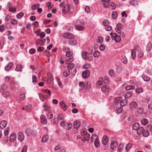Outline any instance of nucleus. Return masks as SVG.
<instances>
[{
  "mask_svg": "<svg viewBox=\"0 0 152 152\" xmlns=\"http://www.w3.org/2000/svg\"><path fill=\"white\" fill-rule=\"evenodd\" d=\"M42 80L43 81L45 82L47 84H50L52 83V82H50V81L46 77H43Z\"/></svg>",
  "mask_w": 152,
  "mask_h": 152,
  "instance_id": "3c124183",
  "label": "nucleus"
},
{
  "mask_svg": "<svg viewBox=\"0 0 152 152\" xmlns=\"http://www.w3.org/2000/svg\"><path fill=\"white\" fill-rule=\"evenodd\" d=\"M7 125V123L5 121H3L0 123V128L1 129L5 128Z\"/></svg>",
  "mask_w": 152,
  "mask_h": 152,
  "instance_id": "5701e85b",
  "label": "nucleus"
},
{
  "mask_svg": "<svg viewBox=\"0 0 152 152\" xmlns=\"http://www.w3.org/2000/svg\"><path fill=\"white\" fill-rule=\"evenodd\" d=\"M110 35L111 36V37L113 40H115V37H116L117 34L116 33H111L110 34Z\"/></svg>",
  "mask_w": 152,
  "mask_h": 152,
  "instance_id": "0e129e2a",
  "label": "nucleus"
},
{
  "mask_svg": "<svg viewBox=\"0 0 152 152\" xmlns=\"http://www.w3.org/2000/svg\"><path fill=\"white\" fill-rule=\"evenodd\" d=\"M122 98L121 97H119L116 98L114 101V105L115 107H117L120 105V103L122 100Z\"/></svg>",
  "mask_w": 152,
  "mask_h": 152,
  "instance_id": "9b49d317",
  "label": "nucleus"
},
{
  "mask_svg": "<svg viewBox=\"0 0 152 152\" xmlns=\"http://www.w3.org/2000/svg\"><path fill=\"white\" fill-rule=\"evenodd\" d=\"M122 61L124 64H126L127 62V60L126 57L123 56L122 57Z\"/></svg>",
  "mask_w": 152,
  "mask_h": 152,
  "instance_id": "bf43d9fd",
  "label": "nucleus"
},
{
  "mask_svg": "<svg viewBox=\"0 0 152 152\" xmlns=\"http://www.w3.org/2000/svg\"><path fill=\"white\" fill-rule=\"evenodd\" d=\"M109 5L108 7L112 10H114L115 8L116 5L113 2H110Z\"/></svg>",
  "mask_w": 152,
  "mask_h": 152,
  "instance_id": "7c9ffc66",
  "label": "nucleus"
},
{
  "mask_svg": "<svg viewBox=\"0 0 152 152\" xmlns=\"http://www.w3.org/2000/svg\"><path fill=\"white\" fill-rule=\"evenodd\" d=\"M26 135L28 136L31 135H35L37 134V132L35 130H33L28 128L26 130Z\"/></svg>",
  "mask_w": 152,
  "mask_h": 152,
  "instance_id": "423d86ee",
  "label": "nucleus"
},
{
  "mask_svg": "<svg viewBox=\"0 0 152 152\" xmlns=\"http://www.w3.org/2000/svg\"><path fill=\"white\" fill-rule=\"evenodd\" d=\"M100 55V53L99 51H95L93 53V56L94 57L98 58Z\"/></svg>",
  "mask_w": 152,
  "mask_h": 152,
  "instance_id": "5fc2aeb1",
  "label": "nucleus"
},
{
  "mask_svg": "<svg viewBox=\"0 0 152 152\" xmlns=\"http://www.w3.org/2000/svg\"><path fill=\"white\" fill-rule=\"evenodd\" d=\"M59 104L62 109L64 111H65L68 108V107L65 104V102L63 101H61L60 102Z\"/></svg>",
  "mask_w": 152,
  "mask_h": 152,
  "instance_id": "4468645a",
  "label": "nucleus"
},
{
  "mask_svg": "<svg viewBox=\"0 0 152 152\" xmlns=\"http://www.w3.org/2000/svg\"><path fill=\"white\" fill-rule=\"evenodd\" d=\"M102 91L104 93H108L110 90V88L109 86L107 85H104L101 87Z\"/></svg>",
  "mask_w": 152,
  "mask_h": 152,
  "instance_id": "f8f14e48",
  "label": "nucleus"
},
{
  "mask_svg": "<svg viewBox=\"0 0 152 152\" xmlns=\"http://www.w3.org/2000/svg\"><path fill=\"white\" fill-rule=\"evenodd\" d=\"M86 86V88L85 87V88L86 89H89L91 87V83L90 82H87L85 86Z\"/></svg>",
  "mask_w": 152,
  "mask_h": 152,
  "instance_id": "4d7b16f0",
  "label": "nucleus"
},
{
  "mask_svg": "<svg viewBox=\"0 0 152 152\" xmlns=\"http://www.w3.org/2000/svg\"><path fill=\"white\" fill-rule=\"evenodd\" d=\"M103 79L102 78H101L99 79V80H98L96 83L97 86H100L102 85L103 83Z\"/></svg>",
  "mask_w": 152,
  "mask_h": 152,
  "instance_id": "13d9d810",
  "label": "nucleus"
},
{
  "mask_svg": "<svg viewBox=\"0 0 152 152\" xmlns=\"http://www.w3.org/2000/svg\"><path fill=\"white\" fill-rule=\"evenodd\" d=\"M141 123L142 124L144 125H145L148 123V121L147 119L144 118L141 120Z\"/></svg>",
  "mask_w": 152,
  "mask_h": 152,
  "instance_id": "c9c22d12",
  "label": "nucleus"
},
{
  "mask_svg": "<svg viewBox=\"0 0 152 152\" xmlns=\"http://www.w3.org/2000/svg\"><path fill=\"white\" fill-rule=\"evenodd\" d=\"M49 139V137L48 135H45L42 137V141L43 142H45L48 141Z\"/></svg>",
  "mask_w": 152,
  "mask_h": 152,
  "instance_id": "c85d7f7f",
  "label": "nucleus"
},
{
  "mask_svg": "<svg viewBox=\"0 0 152 152\" xmlns=\"http://www.w3.org/2000/svg\"><path fill=\"white\" fill-rule=\"evenodd\" d=\"M142 78L145 81H148L150 80V77L146 75H143L142 76Z\"/></svg>",
  "mask_w": 152,
  "mask_h": 152,
  "instance_id": "de8ad7c7",
  "label": "nucleus"
},
{
  "mask_svg": "<svg viewBox=\"0 0 152 152\" xmlns=\"http://www.w3.org/2000/svg\"><path fill=\"white\" fill-rule=\"evenodd\" d=\"M138 106L137 102L133 101L131 102L129 104V108L131 110H134L137 108Z\"/></svg>",
  "mask_w": 152,
  "mask_h": 152,
  "instance_id": "0eeeda50",
  "label": "nucleus"
},
{
  "mask_svg": "<svg viewBox=\"0 0 152 152\" xmlns=\"http://www.w3.org/2000/svg\"><path fill=\"white\" fill-rule=\"evenodd\" d=\"M135 87L134 86L128 85L125 87V89L127 91L133 90L134 89Z\"/></svg>",
  "mask_w": 152,
  "mask_h": 152,
  "instance_id": "2f4dec72",
  "label": "nucleus"
},
{
  "mask_svg": "<svg viewBox=\"0 0 152 152\" xmlns=\"http://www.w3.org/2000/svg\"><path fill=\"white\" fill-rule=\"evenodd\" d=\"M16 138V134H12L10 136V141L12 142H14Z\"/></svg>",
  "mask_w": 152,
  "mask_h": 152,
  "instance_id": "412c9836",
  "label": "nucleus"
},
{
  "mask_svg": "<svg viewBox=\"0 0 152 152\" xmlns=\"http://www.w3.org/2000/svg\"><path fill=\"white\" fill-rule=\"evenodd\" d=\"M137 132L138 134H142L143 136L145 137H148L149 134L148 131L145 130L142 127L139 128L137 130Z\"/></svg>",
  "mask_w": 152,
  "mask_h": 152,
  "instance_id": "7ed1b4c3",
  "label": "nucleus"
},
{
  "mask_svg": "<svg viewBox=\"0 0 152 152\" xmlns=\"http://www.w3.org/2000/svg\"><path fill=\"white\" fill-rule=\"evenodd\" d=\"M118 16V14L117 12L116 11H114L113 12L112 14V17L113 19L116 18Z\"/></svg>",
  "mask_w": 152,
  "mask_h": 152,
  "instance_id": "c03bdc74",
  "label": "nucleus"
},
{
  "mask_svg": "<svg viewBox=\"0 0 152 152\" xmlns=\"http://www.w3.org/2000/svg\"><path fill=\"white\" fill-rule=\"evenodd\" d=\"M74 58L73 57H70L68 58L65 61L66 64H68L72 62L74 60Z\"/></svg>",
  "mask_w": 152,
  "mask_h": 152,
  "instance_id": "c756f323",
  "label": "nucleus"
},
{
  "mask_svg": "<svg viewBox=\"0 0 152 152\" xmlns=\"http://www.w3.org/2000/svg\"><path fill=\"white\" fill-rule=\"evenodd\" d=\"M151 48H152V44L151 42H149L147 44V48H146V50L148 51L149 52L150 51H151Z\"/></svg>",
  "mask_w": 152,
  "mask_h": 152,
  "instance_id": "4c0bfd02",
  "label": "nucleus"
},
{
  "mask_svg": "<svg viewBox=\"0 0 152 152\" xmlns=\"http://www.w3.org/2000/svg\"><path fill=\"white\" fill-rule=\"evenodd\" d=\"M70 71L69 70H65L63 72V75L65 77H66L69 76L70 74Z\"/></svg>",
  "mask_w": 152,
  "mask_h": 152,
  "instance_id": "79ce46f5",
  "label": "nucleus"
},
{
  "mask_svg": "<svg viewBox=\"0 0 152 152\" xmlns=\"http://www.w3.org/2000/svg\"><path fill=\"white\" fill-rule=\"evenodd\" d=\"M90 54L86 52H83L82 54V58L85 60L91 61L93 59V57Z\"/></svg>",
  "mask_w": 152,
  "mask_h": 152,
  "instance_id": "20e7f679",
  "label": "nucleus"
},
{
  "mask_svg": "<svg viewBox=\"0 0 152 152\" xmlns=\"http://www.w3.org/2000/svg\"><path fill=\"white\" fill-rule=\"evenodd\" d=\"M109 74L111 77H113L115 75V72L113 70L111 69L109 71Z\"/></svg>",
  "mask_w": 152,
  "mask_h": 152,
  "instance_id": "680f3d73",
  "label": "nucleus"
},
{
  "mask_svg": "<svg viewBox=\"0 0 152 152\" xmlns=\"http://www.w3.org/2000/svg\"><path fill=\"white\" fill-rule=\"evenodd\" d=\"M149 96H146L144 98L143 100V101H142V102H143V101L144 102V103H142L143 104V105H145V103H148L149 101Z\"/></svg>",
  "mask_w": 152,
  "mask_h": 152,
  "instance_id": "a19ab883",
  "label": "nucleus"
},
{
  "mask_svg": "<svg viewBox=\"0 0 152 152\" xmlns=\"http://www.w3.org/2000/svg\"><path fill=\"white\" fill-rule=\"evenodd\" d=\"M108 141V137L107 136H104L102 140V142L103 144L106 145Z\"/></svg>",
  "mask_w": 152,
  "mask_h": 152,
  "instance_id": "aec40b11",
  "label": "nucleus"
},
{
  "mask_svg": "<svg viewBox=\"0 0 152 152\" xmlns=\"http://www.w3.org/2000/svg\"><path fill=\"white\" fill-rule=\"evenodd\" d=\"M118 145V144L117 141H113L111 142L110 147L112 149L114 150L117 148Z\"/></svg>",
  "mask_w": 152,
  "mask_h": 152,
  "instance_id": "2eb2a0df",
  "label": "nucleus"
},
{
  "mask_svg": "<svg viewBox=\"0 0 152 152\" xmlns=\"http://www.w3.org/2000/svg\"><path fill=\"white\" fill-rule=\"evenodd\" d=\"M135 91L138 94H140L143 92V88L142 87L138 88L136 89Z\"/></svg>",
  "mask_w": 152,
  "mask_h": 152,
  "instance_id": "e433bc0d",
  "label": "nucleus"
},
{
  "mask_svg": "<svg viewBox=\"0 0 152 152\" xmlns=\"http://www.w3.org/2000/svg\"><path fill=\"white\" fill-rule=\"evenodd\" d=\"M103 24L105 27V29L107 31H110L111 30L112 27L109 26L110 23L107 20H104L103 22Z\"/></svg>",
  "mask_w": 152,
  "mask_h": 152,
  "instance_id": "39448f33",
  "label": "nucleus"
},
{
  "mask_svg": "<svg viewBox=\"0 0 152 152\" xmlns=\"http://www.w3.org/2000/svg\"><path fill=\"white\" fill-rule=\"evenodd\" d=\"M129 4L132 6H135L138 4V1L136 0H132L129 1Z\"/></svg>",
  "mask_w": 152,
  "mask_h": 152,
  "instance_id": "a878e982",
  "label": "nucleus"
},
{
  "mask_svg": "<svg viewBox=\"0 0 152 152\" xmlns=\"http://www.w3.org/2000/svg\"><path fill=\"white\" fill-rule=\"evenodd\" d=\"M139 128V124L136 123L134 124L132 127V129L134 130H137Z\"/></svg>",
  "mask_w": 152,
  "mask_h": 152,
  "instance_id": "473e14b6",
  "label": "nucleus"
},
{
  "mask_svg": "<svg viewBox=\"0 0 152 152\" xmlns=\"http://www.w3.org/2000/svg\"><path fill=\"white\" fill-rule=\"evenodd\" d=\"M24 15V13L22 12H20L16 15V17L18 18L21 19Z\"/></svg>",
  "mask_w": 152,
  "mask_h": 152,
  "instance_id": "603ef678",
  "label": "nucleus"
},
{
  "mask_svg": "<svg viewBox=\"0 0 152 152\" xmlns=\"http://www.w3.org/2000/svg\"><path fill=\"white\" fill-rule=\"evenodd\" d=\"M85 25L84 22L81 21L80 20H77L75 25V29L79 31H83L85 29L84 27Z\"/></svg>",
  "mask_w": 152,
  "mask_h": 152,
  "instance_id": "f03ea898",
  "label": "nucleus"
},
{
  "mask_svg": "<svg viewBox=\"0 0 152 152\" xmlns=\"http://www.w3.org/2000/svg\"><path fill=\"white\" fill-rule=\"evenodd\" d=\"M124 145L122 144H120L118 148V151L120 152L124 148Z\"/></svg>",
  "mask_w": 152,
  "mask_h": 152,
  "instance_id": "8fccbe9b",
  "label": "nucleus"
},
{
  "mask_svg": "<svg viewBox=\"0 0 152 152\" xmlns=\"http://www.w3.org/2000/svg\"><path fill=\"white\" fill-rule=\"evenodd\" d=\"M99 140L98 138H96L94 141L95 146L96 148H98L99 145Z\"/></svg>",
  "mask_w": 152,
  "mask_h": 152,
  "instance_id": "ea45409f",
  "label": "nucleus"
},
{
  "mask_svg": "<svg viewBox=\"0 0 152 152\" xmlns=\"http://www.w3.org/2000/svg\"><path fill=\"white\" fill-rule=\"evenodd\" d=\"M131 55L133 59H134L136 57V53H137V56L138 58H141L144 56V53L142 51L140 50L138 46H136L134 49H132L131 50Z\"/></svg>",
  "mask_w": 152,
  "mask_h": 152,
  "instance_id": "f257e3e1",
  "label": "nucleus"
},
{
  "mask_svg": "<svg viewBox=\"0 0 152 152\" xmlns=\"http://www.w3.org/2000/svg\"><path fill=\"white\" fill-rule=\"evenodd\" d=\"M144 112L143 108H138L135 112V113L137 115H139L143 113Z\"/></svg>",
  "mask_w": 152,
  "mask_h": 152,
  "instance_id": "a211bd4d",
  "label": "nucleus"
},
{
  "mask_svg": "<svg viewBox=\"0 0 152 152\" xmlns=\"http://www.w3.org/2000/svg\"><path fill=\"white\" fill-rule=\"evenodd\" d=\"M96 42L99 43H101L103 41V38L101 36H99L98 37L97 39H96Z\"/></svg>",
  "mask_w": 152,
  "mask_h": 152,
  "instance_id": "37998d69",
  "label": "nucleus"
},
{
  "mask_svg": "<svg viewBox=\"0 0 152 152\" xmlns=\"http://www.w3.org/2000/svg\"><path fill=\"white\" fill-rule=\"evenodd\" d=\"M43 92L46 94H48L49 96H50L51 93L50 90L48 89H45L43 90Z\"/></svg>",
  "mask_w": 152,
  "mask_h": 152,
  "instance_id": "69168bd1",
  "label": "nucleus"
},
{
  "mask_svg": "<svg viewBox=\"0 0 152 152\" xmlns=\"http://www.w3.org/2000/svg\"><path fill=\"white\" fill-rule=\"evenodd\" d=\"M11 23L12 25L16 26L18 24V21L15 19H12L11 20Z\"/></svg>",
  "mask_w": 152,
  "mask_h": 152,
  "instance_id": "a18cd8bd",
  "label": "nucleus"
},
{
  "mask_svg": "<svg viewBox=\"0 0 152 152\" xmlns=\"http://www.w3.org/2000/svg\"><path fill=\"white\" fill-rule=\"evenodd\" d=\"M46 41L45 39H38L35 43V45L38 46L40 45V46H43L45 45V42Z\"/></svg>",
  "mask_w": 152,
  "mask_h": 152,
  "instance_id": "1a4fd4ad",
  "label": "nucleus"
},
{
  "mask_svg": "<svg viewBox=\"0 0 152 152\" xmlns=\"http://www.w3.org/2000/svg\"><path fill=\"white\" fill-rule=\"evenodd\" d=\"M3 96L5 98H7L10 95V93L8 91H4L2 92Z\"/></svg>",
  "mask_w": 152,
  "mask_h": 152,
  "instance_id": "bb28decb",
  "label": "nucleus"
},
{
  "mask_svg": "<svg viewBox=\"0 0 152 152\" xmlns=\"http://www.w3.org/2000/svg\"><path fill=\"white\" fill-rule=\"evenodd\" d=\"M25 98V94L24 93H22L20 96V100H23Z\"/></svg>",
  "mask_w": 152,
  "mask_h": 152,
  "instance_id": "052dcab7",
  "label": "nucleus"
},
{
  "mask_svg": "<svg viewBox=\"0 0 152 152\" xmlns=\"http://www.w3.org/2000/svg\"><path fill=\"white\" fill-rule=\"evenodd\" d=\"M77 43V41L75 40H70L68 41V44L70 45H75Z\"/></svg>",
  "mask_w": 152,
  "mask_h": 152,
  "instance_id": "f704fd0d",
  "label": "nucleus"
},
{
  "mask_svg": "<svg viewBox=\"0 0 152 152\" xmlns=\"http://www.w3.org/2000/svg\"><path fill=\"white\" fill-rule=\"evenodd\" d=\"M103 2V6L105 8H108L109 6L110 0H101Z\"/></svg>",
  "mask_w": 152,
  "mask_h": 152,
  "instance_id": "6ab92c4d",
  "label": "nucleus"
},
{
  "mask_svg": "<svg viewBox=\"0 0 152 152\" xmlns=\"http://www.w3.org/2000/svg\"><path fill=\"white\" fill-rule=\"evenodd\" d=\"M13 65V63L12 62L9 63L5 67V69L6 71L10 70Z\"/></svg>",
  "mask_w": 152,
  "mask_h": 152,
  "instance_id": "4be33fe9",
  "label": "nucleus"
},
{
  "mask_svg": "<svg viewBox=\"0 0 152 152\" xmlns=\"http://www.w3.org/2000/svg\"><path fill=\"white\" fill-rule=\"evenodd\" d=\"M23 68L21 64H19L16 65V68L15 70L16 71H21Z\"/></svg>",
  "mask_w": 152,
  "mask_h": 152,
  "instance_id": "72a5a7b5",
  "label": "nucleus"
},
{
  "mask_svg": "<svg viewBox=\"0 0 152 152\" xmlns=\"http://www.w3.org/2000/svg\"><path fill=\"white\" fill-rule=\"evenodd\" d=\"M47 116L48 118L51 119L53 117V115L52 113H49L47 114Z\"/></svg>",
  "mask_w": 152,
  "mask_h": 152,
  "instance_id": "338daca9",
  "label": "nucleus"
},
{
  "mask_svg": "<svg viewBox=\"0 0 152 152\" xmlns=\"http://www.w3.org/2000/svg\"><path fill=\"white\" fill-rule=\"evenodd\" d=\"M63 36L64 37L67 39H72L74 38V36L72 34L69 32H66L63 34Z\"/></svg>",
  "mask_w": 152,
  "mask_h": 152,
  "instance_id": "6e6552de",
  "label": "nucleus"
},
{
  "mask_svg": "<svg viewBox=\"0 0 152 152\" xmlns=\"http://www.w3.org/2000/svg\"><path fill=\"white\" fill-rule=\"evenodd\" d=\"M90 11H90V8L88 6H87L85 7V12L86 13H88L90 12Z\"/></svg>",
  "mask_w": 152,
  "mask_h": 152,
  "instance_id": "774afa93",
  "label": "nucleus"
},
{
  "mask_svg": "<svg viewBox=\"0 0 152 152\" xmlns=\"http://www.w3.org/2000/svg\"><path fill=\"white\" fill-rule=\"evenodd\" d=\"M9 11L11 12H15L16 11V8L15 7H12V6L11 7H9Z\"/></svg>",
  "mask_w": 152,
  "mask_h": 152,
  "instance_id": "6e6d98bb",
  "label": "nucleus"
},
{
  "mask_svg": "<svg viewBox=\"0 0 152 152\" xmlns=\"http://www.w3.org/2000/svg\"><path fill=\"white\" fill-rule=\"evenodd\" d=\"M132 96V93L131 92L126 93L125 96L126 99H128L130 98Z\"/></svg>",
  "mask_w": 152,
  "mask_h": 152,
  "instance_id": "49530a36",
  "label": "nucleus"
},
{
  "mask_svg": "<svg viewBox=\"0 0 152 152\" xmlns=\"http://www.w3.org/2000/svg\"><path fill=\"white\" fill-rule=\"evenodd\" d=\"M80 123L79 121H75L74 123V127L76 129H78L80 126Z\"/></svg>",
  "mask_w": 152,
  "mask_h": 152,
  "instance_id": "393cba45",
  "label": "nucleus"
},
{
  "mask_svg": "<svg viewBox=\"0 0 152 152\" xmlns=\"http://www.w3.org/2000/svg\"><path fill=\"white\" fill-rule=\"evenodd\" d=\"M90 74V71L86 70L82 72V75L83 78H86L89 77Z\"/></svg>",
  "mask_w": 152,
  "mask_h": 152,
  "instance_id": "ddd939ff",
  "label": "nucleus"
},
{
  "mask_svg": "<svg viewBox=\"0 0 152 152\" xmlns=\"http://www.w3.org/2000/svg\"><path fill=\"white\" fill-rule=\"evenodd\" d=\"M47 75L49 80H50V82H51L52 83H53V78L52 74L50 72H48L47 73Z\"/></svg>",
  "mask_w": 152,
  "mask_h": 152,
  "instance_id": "cd10ccee",
  "label": "nucleus"
},
{
  "mask_svg": "<svg viewBox=\"0 0 152 152\" xmlns=\"http://www.w3.org/2000/svg\"><path fill=\"white\" fill-rule=\"evenodd\" d=\"M70 10V5L67 4L65 5L62 9V12L64 14H66Z\"/></svg>",
  "mask_w": 152,
  "mask_h": 152,
  "instance_id": "9d476101",
  "label": "nucleus"
},
{
  "mask_svg": "<svg viewBox=\"0 0 152 152\" xmlns=\"http://www.w3.org/2000/svg\"><path fill=\"white\" fill-rule=\"evenodd\" d=\"M127 100L126 99H124L121 101V102L120 103V105L121 107H122L123 106H125L127 104Z\"/></svg>",
  "mask_w": 152,
  "mask_h": 152,
  "instance_id": "b1692460",
  "label": "nucleus"
},
{
  "mask_svg": "<svg viewBox=\"0 0 152 152\" xmlns=\"http://www.w3.org/2000/svg\"><path fill=\"white\" fill-rule=\"evenodd\" d=\"M72 54L73 53L72 51H67L66 53V56L67 57H71V56Z\"/></svg>",
  "mask_w": 152,
  "mask_h": 152,
  "instance_id": "e2e57ef3",
  "label": "nucleus"
},
{
  "mask_svg": "<svg viewBox=\"0 0 152 152\" xmlns=\"http://www.w3.org/2000/svg\"><path fill=\"white\" fill-rule=\"evenodd\" d=\"M132 145L131 144L129 143H128L125 147L126 150V151L129 150L132 148Z\"/></svg>",
  "mask_w": 152,
  "mask_h": 152,
  "instance_id": "864d4df0",
  "label": "nucleus"
},
{
  "mask_svg": "<svg viewBox=\"0 0 152 152\" xmlns=\"http://www.w3.org/2000/svg\"><path fill=\"white\" fill-rule=\"evenodd\" d=\"M24 138L23 134L21 132H19L18 133V139L20 141H23Z\"/></svg>",
  "mask_w": 152,
  "mask_h": 152,
  "instance_id": "f3484780",
  "label": "nucleus"
},
{
  "mask_svg": "<svg viewBox=\"0 0 152 152\" xmlns=\"http://www.w3.org/2000/svg\"><path fill=\"white\" fill-rule=\"evenodd\" d=\"M40 119L41 122L43 124H47V119L44 115H41L40 117Z\"/></svg>",
  "mask_w": 152,
  "mask_h": 152,
  "instance_id": "dca6fc26",
  "label": "nucleus"
},
{
  "mask_svg": "<svg viewBox=\"0 0 152 152\" xmlns=\"http://www.w3.org/2000/svg\"><path fill=\"white\" fill-rule=\"evenodd\" d=\"M115 38V40L116 42H119L121 41V37L120 36L118 35L117 34Z\"/></svg>",
  "mask_w": 152,
  "mask_h": 152,
  "instance_id": "09e8293b",
  "label": "nucleus"
},
{
  "mask_svg": "<svg viewBox=\"0 0 152 152\" xmlns=\"http://www.w3.org/2000/svg\"><path fill=\"white\" fill-rule=\"evenodd\" d=\"M67 67L68 69H72L75 66V64L72 63L67 64Z\"/></svg>",
  "mask_w": 152,
  "mask_h": 152,
  "instance_id": "58836bf2",
  "label": "nucleus"
}]
</instances>
